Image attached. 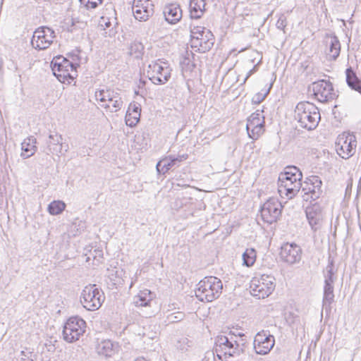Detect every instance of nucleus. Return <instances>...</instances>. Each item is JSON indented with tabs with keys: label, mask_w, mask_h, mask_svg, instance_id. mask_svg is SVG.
Segmentation results:
<instances>
[{
	"label": "nucleus",
	"mask_w": 361,
	"mask_h": 361,
	"mask_svg": "<svg viewBox=\"0 0 361 361\" xmlns=\"http://www.w3.org/2000/svg\"><path fill=\"white\" fill-rule=\"evenodd\" d=\"M96 350L99 355L111 357L116 353V345L110 340H104L97 344Z\"/></svg>",
	"instance_id": "nucleus-28"
},
{
	"label": "nucleus",
	"mask_w": 361,
	"mask_h": 361,
	"mask_svg": "<svg viewBox=\"0 0 361 361\" xmlns=\"http://www.w3.org/2000/svg\"><path fill=\"white\" fill-rule=\"evenodd\" d=\"M147 73L149 79L154 84H164L171 77V69L166 63L161 65L159 62L154 61L147 66Z\"/></svg>",
	"instance_id": "nucleus-12"
},
{
	"label": "nucleus",
	"mask_w": 361,
	"mask_h": 361,
	"mask_svg": "<svg viewBox=\"0 0 361 361\" xmlns=\"http://www.w3.org/2000/svg\"><path fill=\"white\" fill-rule=\"evenodd\" d=\"M54 37L55 33L52 29L48 27H41L34 32L31 44L35 49H46L51 44Z\"/></svg>",
	"instance_id": "nucleus-14"
},
{
	"label": "nucleus",
	"mask_w": 361,
	"mask_h": 361,
	"mask_svg": "<svg viewBox=\"0 0 361 361\" xmlns=\"http://www.w3.org/2000/svg\"><path fill=\"white\" fill-rule=\"evenodd\" d=\"M204 0H190L189 4L190 16L191 18H200L205 11Z\"/></svg>",
	"instance_id": "nucleus-25"
},
{
	"label": "nucleus",
	"mask_w": 361,
	"mask_h": 361,
	"mask_svg": "<svg viewBox=\"0 0 361 361\" xmlns=\"http://www.w3.org/2000/svg\"><path fill=\"white\" fill-rule=\"evenodd\" d=\"M282 208L281 203L276 198H269L261 207L262 219L268 224L276 222L281 214Z\"/></svg>",
	"instance_id": "nucleus-11"
},
{
	"label": "nucleus",
	"mask_w": 361,
	"mask_h": 361,
	"mask_svg": "<svg viewBox=\"0 0 361 361\" xmlns=\"http://www.w3.org/2000/svg\"><path fill=\"white\" fill-rule=\"evenodd\" d=\"M295 118L301 128L311 130L318 126L320 113L318 108L312 103L301 102L295 107Z\"/></svg>",
	"instance_id": "nucleus-1"
},
{
	"label": "nucleus",
	"mask_w": 361,
	"mask_h": 361,
	"mask_svg": "<svg viewBox=\"0 0 361 361\" xmlns=\"http://www.w3.org/2000/svg\"><path fill=\"white\" fill-rule=\"evenodd\" d=\"M36 138L33 136H30L25 139L21 143V149L23 150L21 157L26 159L32 156L36 152Z\"/></svg>",
	"instance_id": "nucleus-27"
},
{
	"label": "nucleus",
	"mask_w": 361,
	"mask_h": 361,
	"mask_svg": "<svg viewBox=\"0 0 361 361\" xmlns=\"http://www.w3.org/2000/svg\"><path fill=\"white\" fill-rule=\"evenodd\" d=\"M20 354L22 355L21 360L22 361H27V360L29 359V356L25 354V352L22 350L20 352Z\"/></svg>",
	"instance_id": "nucleus-46"
},
{
	"label": "nucleus",
	"mask_w": 361,
	"mask_h": 361,
	"mask_svg": "<svg viewBox=\"0 0 361 361\" xmlns=\"http://www.w3.org/2000/svg\"><path fill=\"white\" fill-rule=\"evenodd\" d=\"M324 278V285L334 286L336 280V272L334 271V262L332 260L329 262L328 265L323 271Z\"/></svg>",
	"instance_id": "nucleus-31"
},
{
	"label": "nucleus",
	"mask_w": 361,
	"mask_h": 361,
	"mask_svg": "<svg viewBox=\"0 0 361 361\" xmlns=\"http://www.w3.org/2000/svg\"><path fill=\"white\" fill-rule=\"evenodd\" d=\"M153 7L149 0H133L132 10L135 19L146 21L153 15Z\"/></svg>",
	"instance_id": "nucleus-19"
},
{
	"label": "nucleus",
	"mask_w": 361,
	"mask_h": 361,
	"mask_svg": "<svg viewBox=\"0 0 361 361\" xmlns=\"http://www.w3.org/2000/svg\"><path fill=\"white\" fill-rule=\"evenodd\" d=\"M285 319L286 322L293 328L297 327L298 324H300L299 317L293 312L287 313Z\"/></svg>",
	"instance_id": "nucleus-38"
},
{
	"label": "nucleus",
	"mask_w": 361,
	"mask_h": 361,
	"mask_svg": "<svg viewBox=\"0 0 361 361\" xmlns=\"http://www.w3.org/2000/svg\"><path fill=\"white\" fill-rule=\"evenodd\" d=\"M302 187L301 179L294 180L293 176L280 174L279 177V192L285 195L288 199L294 197Z\"/></svg>",
	"instance_id": "nucleus-13"
},
{
	"label": "nucleus",
	"mask_w": 361,
	"mask_h": 361,
	"mask_svg": "<svg viewBox=\"0 0 361 361\" xmlns=\"http://www.w3.org/2000/svg\"><path fill=\"white\" fill-rule=\"evenodd\" d=\"M346 82L352 89L361 94V80L357 78L355 73L351 68H348L345 71Z\"/></svg>",
	"instance_id": "nucleus-29"
},
{
	"label": "nucleus",
	"mask_w": 361,
	"mask_h": 361,
	"mask_svg": "<svg viewBox=\"0 0 361 361\" xmlns=\"http://www.w3.org/2000/svg\"><path fill=\"white\" fill-rule=\"evenodd\" d=\"M154 294L149 290H140L133 298V303L137 307L150 306L153 300Z\"/></svg>",
	"instance_id": "nucleus-26"
},
{
	"label": "nucleus",
	"mask_w": 361,
	"mask_h": 361,
	"mask_svg": "<svg viewBox=\"0 0 361 361\" xmlns=\"http://www.w3.org/2000/svg\"><path fill=\"white\" fill-rule=\"evenodd\" d=\"M274 343V337L263 330L255 336L254 349L257 354L266 355L273 348Z\"/></svg>",
	"instance_id": "nucleus-18"
},
{
	"label": "nucleus",
	"mask_w": 361,
	"mask_h": 361,
	"mask_svg": "<svg viewBox=\"0 0 361 361\" xmlns=\"http://www.w3.org/2000/svg\"><path fill=\"white\" fill-rule=\"evenodd\" d=\"M281 174H286L288 176H293L294 180L298 179L302 180V172L299 170L298 168L294 166L286 167L285 171Z\"/></svg>",
	"instance_id": "nucleus-36"
},
{
	"label": "nucleus",
	"mask_w": 361,
	"mask_h": 361,
	"mask_svg": "<svg viewBox=\"0 0 361 361\" xmlns=\"http://www.w3.org/2000/svg\"><path fill=\"white\" fill-rule=\"evenodd\" d=\"M66 208V204L61 200H54L48 205V211L51 215L61 214Z\"/></svg>",
	"instance_id": "nucleus-34"
},
{
	"label": "nucleus",
	"mask_w": 361,
	"mask_h": 361,
	"mask_svg": "<svg viewBox=\"0 0 361 361\" xmlns=\"http://www.w3.org/2000/svg\"><path fill=\"white\" fill-rule=\"evenodd\" d=\"M85 328L86 322L82 319L78 317H70L63 326V339L68 343L79 340L85 333Z\"/></svg>",
	"instance_id": "nucleus-9"
},
{
	"label": "nucleus",
	"mask_w": 361,
	"mask_h": 361,
	"mask_svg": "<svg viewBox=\"0 0 361 361\" xmlns=\"http://www.w3.org/2000/svg\"><path fill=\"white\" fill-rule=\"evenodd\" d=\"M312 90L315 98L320 102H326L336 97L332 84L324 80L313 82Z\"/></svg>",
	"instance_id": "nucleus-17"
},
{
	"label": "nucleus",
	"mask_w": 361,
	"mask_h": 361,
	"mask_svg": "<svg viewBox=\"0 0 361 361\" xmlns=\"http://www.w3.org/2000/svg\"><path fill=\"white\" fill-rule=\"evenodd\" d=\"M78 66L77 63H73L61 56L54 58L51 61L53 73L62 82H71V80L75 78Z\"/></svg>",
	"instance_id": "nucleus-4"
},
{
	"label": "nucleus",
	"mask_w": 361,
	"mask_h": 361,
	"mask_svg": "<svg viewBox=\"0 0 361 361\" xmlns=\"http://www.w3.org/2000/svg\"><path fill=\"white\" fill-rule=\"evenodd\" d=\"M134 361H148V360H147L144 357H137Z\"/></svg>",
	"instance_id": "nucleus-49"
},
{
	"label": "nucleus",
	"mask_w": 361,
	"mask_h": 361,
	"mask_svg": "<svg viewBox=\"0 0 361 361\" xmlns=\"http://www.w3.org/2000/svg\"><path fill=\"white\" fill-rule=\"evenodd\" d=\"M143 13H144L143 10H142V11H140V16H143Z\"/></svg>",
	"instance_id": "nucleus-51"
},
{
	"label": "nucleus",
	"mask_w": 361,
	"mask_h": 361,
	"mask_svg": "<svg viewBox=\"0 0 361 361\" xmlns=\"http://www.w3.org/2000/svg\"><path fill=\"white\" fill-rule=\"evenodd\" d=\"M110 25L111 22L109 20L104 18V17L101 18V20L99 24V27H103V29L104 30L105 27H109Z\"/></svg>",
	"instance_id": "nucleus-43"
},
{
	"label": "nucleus",
	"mask_w": 361,
	"mask_h": 361,
	"mask_svg": "<svg viewBox=\"0 0 361 361\" xmlns=\"http://www.w3.org/2000/svg\"><path fill=\"white\" fill-rule=\"evenodd\" d=\"M164 15L169 23L176 24L182 18V10L178 4H171L164 7Z\"/></svg>",
	"instance_id": "nucleus-24"
},
{
	"label": "nucleus",
	"mask_w": 361,
	"mask_h": 361,
	"mask_svg": "<svg viewBox=\"0 0 361 361\" xmlns=\"http://www.w3.org/2000/svg\"><path fill=\"white\" fill-rule=\"evenodd\" d=\"M45 345L47 346L49 351H53L55 349L54 345H51V344L48 345L47 343H46Z\"/></svg>",
	"instance_id": "nucleus-47"
},
{
	"label": "nucleus",
	"mask_w": 361,
	"mask_h": 361,
	"mask_svg": "<svg viewBox=\"0 0 361 361\" xmlns=\"http://www.w3.org/2000/svg\"><path fill=\"white\" fill-rule=\"evenodd\" d=\"M334 287L331 285H324L323 307L326 309L331 308V305L334 301Z\"/></svg>",
	"instance_id": "nucleus-30"
},
{
	"label": "nucleus",
	"mask_w": 361,
	"mask_h": 361,
	"mask_svg": "<svg viewBox=\"0 0 361 361\" xmlns=\"http://www.w3.org/2000/svg\"><path fill=\"white\" fill-rule=\"evenodd\" d=\"M322 182L317 176H312L307 178L302 185V192L303 200L305 201L316 200L322 193Z\"/></svg>",
	"instance_id": "nucleus-16"
},
{
	"label": "nucleus",
	"mask_w": 361,
	"mask_h": 361,
	"mask_svg": "<svg viewBox=\"0 0 361 361\" xmlns=\"http://www.w3.org/2000/svg\"><path fill=\"white\" fill-rule=\"evenodd\" d=\"M306 216L312 228L317 231L320 227L324 217L321 207L317 204L307 207Z\"/></svg>",
	"instance_id": "nucleus-23"
},
{
	"label": "nucleus",
	"mask_w": 361,
	"mask_h": 361,
	"mask_svg": "<svg viewBox=\"0 0 361 361\" xmlns=\"http://www.w3.org/2000/svg\"><path fill=\"white\" fill-rule=\"evenodd\" d=\"M245 340L237 341L234 337L220 335L216 338L214 352L216 357L221 360L240 355L243 351L241 346L244 345Z\"/></svg>",
	"instance_id": "nucleus-2"
},
{
	"label": "nucleus",
	"mask_w": 361,
	"mask_h": 361,
	"mask_svg": "<svg viewBox=\"0 0 361 361\" xmlns=\"http://www.w3.org/2000/svg\"><path fill=\"white\" fill-rule=\"evenodd\" d=\"M80 4L87 9L95 8L97 6L102 3L103 0H79Z\"/></svg>",
	"instance_id": "nucleus-39"
},
{
	"label": "nucleus",
	"mask_w": 361,
	"mask_h": 361,
	"mask_svg": "<svg viewBox=\"0 0 361 361\" xmlns=\"http://www.w3.org/2000/svg\"><path fill=\"white\" fill-rule=\"evenodd\" d=\"M243 264L246 267H251L256 260V251L253 248H247L243 254Z\"/></svg>",
	"instance_id": "nucleus-33"
},
{
	"label": "nucleus",
	"mask_w": 361,
	"mask_h": 361,
	"mask_svg": "<svg viewBox=\"0 0 361 361\" xmlns=\"http://www.w3.org/2000/svg\"><path fill=\"white\" fill-rule=\"evenodd\" d=\"M140 114L126 113L125 120L127 126L134 127L140 120Z\"/></svg>",
	"instance_id": "nucleus-37"
},
{
	"label": "nucleus",
	"mask_w": 361,
	"mask_h": 361,
	"mask_svg": "<svg viewBox=\"0 0 361 361\" xmlns=\"http://www.w3.org/2000/svg\"><path fill=\"white\" fill-rule=\"evenodd\" d=\"M257 66V65L253 67V68H252V69H251V70H250V71H249V72H248V73H247V74L246 78H245L244 82H245V80H247V78H249V77H250V75H251L254 72H255V71H256Z\"/></svg>",
	"instance_id": "nucleus-45"
},
{
	"label": "nucleus",
	"mask_w": 361,
	"mask_h": 361,
	"mask_svg": "<svg viewBox=\"0 0 361 361\" xmlns=\"http://www.w3.org/2000/svg\"><path fill=\"white\" fill-rule=\"evenodd\" d=\"M68 146L66 145V148H65V149H64V152H68Z\"/></svg>",
	"instance_id": "nucleus-50"
},
{
	"label": "nucleus",
	"mask_w": 361,
	"mask_h": 361,
	"mask_svg": "<svg viewBox=\"0 0 361 361\" xmlns=\"http://www.w3.org/2000/svg\"><path fill=\"white\" fill-rule=\"evenodd\" d=\"M356 145L355 135L343 133L339 135L336 139V150L341 158L347 159L355 154Z\"/></svg>",
	"instance_id": "nucleus-10"
},
{
	"label": "nucleus",
	"mask_w": 361,
	"mask_h": 361,
	"mask_svg": "<svg viewBox=\"0 0 361 361\" xmlns=\"http://www.w3.org/2000/svg\"><path fill=\"white\" fill-rule=\"evenodd\" d=\"M44 152L47 154H59L63 152V137L58 133H51L47 140Z\"/></svg>",
	"instance_id": "nucleus-22"
},
{
	"label": "nucleus",
	"mask_w": 361,
	"mask_h": 361,
	"mask_svg": "<svg viewBox=\"0 0 361 361\" xmlns=\"http://www.w3.org/2000/svg\"><path fill=\"white\" fill-rule=\"evenodd\" d=\"M191 47L197 48L200 52H206L214 45V38L212 32L204 27L195 26L190 28Z\"/></svg>",
	"instance_id": "nucleus-6"
},
{
	"label": "nucleus",
	"mask_w": 361,
	"mask_h": 361,
	"mask_svg": "<svg viewBox=\"0 0 361 361\" xmlns=\"http://www.w3.org/2000/svg\"><path fill=\"white\" fill-rule=\"evenodd\" d=\"M179 347L181 348V350H184L185 348L184 347H181V345H179Z\"/></svg>",
	"instance_id": "nucleus-52"
},
{
	"label": "nucleus",
	"mask_w": 361,
	"mask_h": 361,
	"mask_svg": "<svg viewBox=\"0 0 361 361\" xmlns=\"http://www.w3.org/2000/svg\"><path fill=\"white\" fill-rule=\"evenodd\" d=\"M244 334L241 333V332H235L234 331H229L228 333V336L229 337H236V336H239L240 338V340L241 339H243V337L244 336Z\"/></svg>",
	"instance_id": "nucleus-44"
},
{
	"label": "nucleus",
	"mask_w": 361,
	"mask_h": 361,
	"mask_svg": "<svg viewBox=\"0 0 361 361\" xmlns=\"http://www.w3.org/2000/svg\"><path fill=\"white\" fill-rule=\"evenodd\" d=\"M141 108L138 103L133 102L129 104L128 111L126 113L132 114H140Z\"/></svg>",
	"instance_id": "nucleus-42"
},
{
	"label": "nucleus",
	"mask_w": 361,
	"mask_h": 361,
	"mask_svg": "<svg viewBox=\"0 0 361 361\" xmlns=\"http://www.w3.org/2000/svg\"><path fill=\"white\" fill-rule=\"evenodd\" d=\"M246 130L250 138L256 140L264 131V116L262 111L257 110L247 118Z\"/></svg>",
	"instance_id": "nucleus-15"
},
{
	"label": "nucleus",
	"mask_w": 361,
	"mask_h": 361,
	"mask_svg": "<svg viewBox=\"0 0 361 361\" xmlns=\"http://www.w3.org/2000/svg\"><path fill=\"white\" fill-rule=\"evenodd\" d=\"M276 27L279 30H281L285 32V28L287 25V19L284 15H281L276 22Z\"/></svg>",
	"instance_id": "nucleus-41"
},
{
	"label": "nucleus",
	"mask_w": 361,
	"mask_h": 361,
	"mask_svg": "<svg viewBox=\"0 0 361 361\" xmlns=\"http://www.w3.org/2000/svg\"><path fill=\"white\" fill-rule=\"evenodd\" d=\"M144 51V46L141 42H133L130 44L129 47V54L136 59L142 57Z\"/></svg>",
	"instance_id": "nucleus-35"
},
{
	"label": "nucleus",
	"mask_w": 361,
	"mask_h": 361,
	"mask_svg": "<svg viewBox=\"0 0 361 361\" xmlns=\"http://www.w3.org/2000/svg\"><path fill=\"white\" fill-rule=\"evenodd\" d=\"M302 250L295 243H286L281 247L280 256L283 261L290 264L298 262L301 259Z\"/></svg>",
	"instance_id": "nucleus-20"
},
{
	"label": "nucleus",
	"mask_w": 361,
	"mask_h": 361,
	"mask_svg": "<svg viewBox=\"0 0 361 361\" xmlns=\"http://www.w3.org/2000/svg\"><path fill=\"white\" fill-rule=\"evenodd\" d=\"M269 89L270 88H269L264 93L258 92L256 94H255L252 99V102L255 104L261 103L266 98L267 94H269Z\"/></svg>",
	"instance_id": "nucleus-40"
},
{
	"label": "nucleus",
	"mask_w": 361,
	"mask_h": 361,
	"mask_svg": "<svg viewBox=\"0 0 361 361\" xmlns=\"http://www.w3.org/2000/svg\"><path fill=\"white\" fill-rule=\"evenodd\" d=\"M104 300L102 290L99 289L95 284L86 286L80 295V302L89 311L98 310L102 306Z\"/></svg>",
	"instance_id": "nucleus-7"
},
{
	"label": "nucleus",
	"mask_w": 361,
	"mask_h": 361,
	"mask_svg": "<svg viewBox=\"0 0 361 361\" xmlns=\"http://www.w3.org/2000/svg\"><path fill=\"white\" fill-rule=\"evenodd\" d=\"M188 157L187 154H180L177 157L173 155L165 157L157 164V171L159 173L164 174L172 168L178 166L179 163L186 160Z\"/></svg>",
	"instance_id": "nucleus-21"
},
{
	"label": "nucleus",
	"mask_w": 361,
	"mask_h": 361,
	"mask_svg": "<svg viewBox=\"0 0 361 361\" xmlns=\"http://www.w3.org/2000/svg\"><path fill=\"white\" fill-rule=\"evenodd\" d=\"M95 98L102 102L101 106L111 112H117L123 106V100L118 90L106 88L97 90Z\"/></svg>",
	"instance_id": "nucleus-8"
},
{
	"label": "nucleus",
	"mask_w": 361,
	"mask_h": 361,
	"mask_svg": "<svg viewBox=\"0 0 361 361\" xmlns=\"http://www.w3.org/2000/svg\"><path fill=\"white\" fill-rule=\"evenodd\" d=\"M188 342H189V341L187 338H181V340H180L178 341L179 343H186V344H188Z\"/></svg>",
	"instance_id": "nucleus-48"
},
{
	"label": "nucleus",
	"mask_w": 361,
	"mask_h": 361,
	"mask_svg": "<svg viewBox=\"0 0 361 361\" xmlns=\"http://www.w3.org/2000/svg\"><path fill=\"white\" fill-rule=\"evenodd\" d=\"M341 45L337 37H334L330 39L329 49L327 53L330 59L335 60L340 54Z\"/></svg>",
	"instance_id": "nucleus-32"
},
{
	"label": "nucleus",
	"mask_w": 361,
	"mask_h": 361,
	"mask_svg": "<svg viewBox=\"0 0 361 361\" xmlns=\"http://www.w3.org/2000/svg\"><path fill=\"white\" fill-rule=\"evenodd\" d=\"M275 279L270 275L255 276L250 283V292L258 299L268 297L275 288Z\"/></svg>",
	"instance_id": "nucleus-5"
},
{
	"label": "nucleus",
	"mask_w": 361,
	"mask_h": 361,
	"mask_svg": "<svg viewBox=\"0 0 361 361\" xmlns=\"http://www.w3.org/2000/svg\"><path fill=\"white\" fill-rule=\"evenodd\" d=\"M223 284L215 276H207L201 280L195 290V295L202 302H212L221 294Z\"/></svg>",
	"instance_id": "nucleus-3"
}]
</instances>
